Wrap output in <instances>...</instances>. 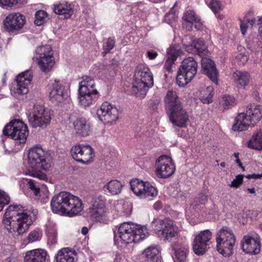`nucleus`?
Here are the masks:
<instances>
[{"mask_svg": "<svg viewBox=\"0 0 262 262\" xmlns=\"http://www.w3.org/2000/svg\"><path fill=\"white\" fill-rule=\"evenodd\" d=\"M36 52L35 58L40 70L45 73L50 71L55 64L51 47L49 45L39 47Z\"/></svg>", "mask_w": 262, "mask_h": 262, "instance_id": "12", "label": "nucleus"}, {"mask_svg": "<svg viewBox=\"0 0 262 262\" xmlns=\"http://www.w3.org/2000/svg\"><path fill=\"white\" fill-rule=\"evenodd\" d=\"M201 71L215 84H218L219 72L214 61L206 57H203L201 60Z\"/></svg>", "mask_w": 262, "mask_h": 262, "instance_id": "23", "label": "nucleus"}, {"mask_svg": "<svg viewBox=\"0 0 262 262\" xmlns=\"http://www.w3.org/2000/svg\"><path fill=\"white\" fill-rule=\"evenodd\" d=\"M35 173H33L32 176L34 177H37L40 180H45L47 179V176L43 173H40L41 171H34Z\"/></svg>", "mask_w": 262, "mask_h": 262, "instance_id": "53", "label": "nucleus"}, {"mask_svg": "<svg viewBox=\"0 0 262 262\" xmlns=\"http://www.w3.org/2000/svg\"><path fill=\"white\" fill-rule=\"evenodd\" d=\"M262 177V173L261 174H248L246 176V178L250 179H259Z\"/></svg>", "mask_w": 262, "mask_h": 262, "instance_id": "56", "label": "nucleus"}, {"mask_svg": "<svg viewBox=\"0 0 262 262\" xmlns=\"http://www.w3.org/2000/svg\"><path fill=\"white\" fill-rule=\"evenodd\" d=\"M182 50L178 45H171L167 49V58L165 61L164 68L169 73L172 72V67L178 56L182 53Z\"/></svg>", "mask_w": 262, "mask_h": 262, "instance_id": "25", "label": "nucleus"}, {"mask_svg": "<svg viewBox=\"0 0 262 262\" xmlns=\"http://www.w3.org/2000/svg\"><path fill=\"white\" fill-rule=\"evenodd\" d=\"M35 220V216L25 212L21 205H10L4 213L3 223L9 233H16L17 235H20L27 232Z\"/></svg>", "mask_w": 262, "mask_h": 262, "instance_id": "1", "label": "nucleus"}, {"mask_svg": "<svg viewBox=\"0 0 262 262\" xmlns=\"http://www.w3.org/2000/svg\"><path fill=\"white\" fill-rule=\"evenodd\" d=\"M151 226L157 235L164 241L170 242L177 235V227L169 219H155Z\"/></svg>", "mask_w": 262, "mask_h": 262, "instance_id": "8", "label": "nucleus"}, {"mask_svg": "<svg viewBox=\"0 0 262 262\" xmlns=\"http://www.w3.org/2000/svg\"><path fill=\"white\" fill-rule=\"evenodd\" d=\"M106 209L104 198L101 195H96L92 201L90 210H101Z\"/></svg>", "mask_w": 262, "mask_h": 262, "instance_id": "39", "label": "nucleus"}, {"mask_svg": "<svg viewBox=\"0 0 262 262\" xmlns=\"http://www.w3.org/2000/svg\"><path fill=\"white\" fill-rule=\"evenodd\" d=\"M75 253L69 248H62L55 256L57 262H75Z\"/></svg>", "mask_w": 262, "mask_h": 262, "instance_id": "32", "label": "nucleus"}, {"mask_svg": "<svg viewBox=\"0 0 262 262\" xmlns=\"http://www.w3.org/2000/svg\"><path fill=\"white\" fill-rule=\"evenodd\" d=\"M243 251L248 254H257L260 252L261 245L260 237L257 234L244 236L241 242Z\"/></svg>", "mask_w": 262, "mask_h": 262, "instance_id": "20", "label": "nucleus"}, {"mask_svg": "<svg viewBox=\"0 0 262 262\" xmlns=\"http://www.w3.org/2000/svg\"><path fill=\"white\" fill-rule=\"evenodd\" d=\"M28 160L29 167L33 171L47 170L51 165L50 154L40 145L35 146L29 150Z\"/></svg>", "mask_w": 262, "mask_h": 262, "instance_id": "6", "label": "nucleus"}, {"mask_svg": "<svg viewBox=\"0 0 262 262\" xmlns=\"http://www.w3.org/2000/svg\"><path fill=\"white\" fill-rule=\"evenodd\" d=\"M244 176L243 174H240L236 176L235 179H234L232 182L230 186L231 187L234 188H238L242 184L243 182V178Z\"/></svg>", "mask_w": 262, "mask_h": 262, "instance_id": "49", "label": "nucleus"}, {"mask_svg": "<svg viewBox=\"0 0 262 262\" xmlns=\"http://www.w3.org/2000/svg\"><path fill=\"white\" fill-rule=\"evenodd\" d=\"M208 202L207 195L205 193H201L199 194V198L197 199L196 205L203 204L205 205Z\"/></svg>", "mask_w": 262, "mask_h": 262, "instance_id": "52", "label": "nucleus"}, {"mask_svg": "<svg viewBox=\"0 0 262 262\" xmlns=\"http://www.w3.org/2000/svg\"><path fill=\"white\" fill-rule=\"evenodd\" d=\"M130 189L134 194L140 199L155 198L158 195V190L149 182H144L138 179L130 181Z\"/></svg>", "mask_w": 262, "mask_h": 262, "instance_id": "13", "label": "nucleus"}, {"mask_svg": "<svg viewBox=\"0 0 262 262\" xmlns=\"http://www.w3.org/2000/svg\"><path fill=\"white\" fill-rule=\"evenodd\" d=\"M27 185L36 195H37L40 193V188L36 185L35 182L31 179H27Z\"/></svg>", "mask_w": 262, "mask_h": 262, "instance_id": "46", "label": "nucleus"}, {"mask_svg": "<svg viewBox=\"0 0 262 262\" xmlns=\"http://www.w3.org/2000/svg\"><path fill=\"white\" fill-rule=\"evenodd\" d=\"M247 190L250 193H254L255 192L254 188H248Z\"/></svg>", "mask_w": 262, "mask_h": 262, "instance_id": "62", "label": "nucleus"}, {"mask_svg": "<svg viewBox=\"0 0 262 262\" xmlns=\"http://www.w3.org/2000/svg\"><path fill=\"white\" fill-rule=\"evenodd\" d=\"M248 23L250 24V25L253 26L254 23H255V19H251V20H247Z\"/></svg>", "mask_w": 262, "mask_h": 262, "instance_id": "63", "label": "nucleus"}, {"mask_svg": "<svg viewBox=\"0 0 262 262\" xmlns=\"http://www.w3.org/2000/svg\"><path fill=\"white\" fill-rule=\"evenodd\" d=\"M154 208L156 210H159L162 208L161 203L159 201L157 202L154 205Z\"/></svg>", "mask_w": 262, "mask_h": 262, "instance_id": "58", "label": "nucleus"}, {"mask_svg": "<svg viewBox=\"0 0 262 262\" xmlns=\"http://www.w3.org/2000/svg\"><path fill=\"white\" fill-rule=\"evenodd\" d=\"M220 105L224 109H229L236 104L235 98L230 95H224L220 100Z\"/></svg>", "mask_w": 262, "mask_h": 262, "instance_id": "41", "label": "nucleus"}, {"mask_svg": "<svg viewBox=\"0 0 262 262\" xmlns=\"http://www.w3.org/2000/svg\"><path fill=\"white\" fill-rule=\"evenodd\" d=\"M115 41L114 39L111 38L107 39L106 42V45L104 47V50L105 51L102 52L104 55L110 52V51L113 49L115 46Z\"/></svg>", "mask_w": 262, "mask_h": 262, "instance_id": "48", "label": "nucleus"}, {"mask_svg": "<svg viewBox=\"0 0 262 262\" xmlns=\"http://www.w3.org/2000/svg\"><path fill=\"white\" fill-rule=\"evenodd\" d=\"M70 152L74 160L83 165H88L94 160V149L89 144H76L71 148Z\"/></svg>", "mask_w": 262, "mask_h": 262, "instance_id": "14", "label": "nucleus"}, {"mask_svg": "<svg viewBox=\"0 0 262 262\" xmlns=\"http://www.w3.org/2000/svg\"><path fill=\"white\" fill-rule=\"evenodd\" d=\"M10 198L9 195L5 191L0 190V212L4 207L10 203Z\"/></svg>", "mask_w": 262, "mask_h": 262, "instance_id": "44", "label": "nucleus"}, {"mask_svg": "<svg viewBox=\"0 0 262 262\" xmlns=\"http://www.w3.org/2000/svg\"><path fill=\"white\" fill-rule=\"evenodd\" d=\"M47 19V13L43 10H39L36 12L34 23L40 26L45 23Z\"/></svg>", "mask_w": 262, "mask_h": 262, "instance_id": "42", "label": "nucleus"}, {"mask_svg": "<svg viewBox=\"0 0 262 262\" xmlns=\"http://www.w3.org/2000/svg\"><path fill=\"white\" fill-rule=\"evenodd\" d=\"M146 54H147V56L150 60H153V59H155L158 56L157 52L154 51L152 50L148 51L147 52Z\"/></svg>", "mask_w": 262, "mask_h": 262, "instance_id": "55", "label": "nucleus"}, {"mask_svg": "<svg viewBox=\"0 0 262 262\" xmlns=\"http://www.w3.org/2000/svg\"><path fill=\"white\" fill-rule=\"evenodd\" d=\"M245 114L251 123L254 124L262 118V106L254 103L250 104L247 106Z\"/></svg>", "mask_w": 262, "mask_h": 262, "instance_id": "28", "label": "nucleus"}, {"mask_svg": "<svg viewBox=\"0 0 262 262\" xmlns=\"http://www.w3.org/2000/svg\"><path fill=\"white\" fill-rule=\"evenodd\" d=\"M88 229L87 227H83L81 229V233L83 235H85L88 234Z\"/></svg>", "mask_w": 262, "mask_h": 262, "instance_id": "59", "label": "nucleus"}, {"mask_svg": "<svg viewBox=\"0 0 262 262\" xmlns=\"http://www.w3.org/2000/svg\"><path fill=\"white\" fill-rule=\"evenodd\" d=\"M122 260V259L121 256L116 255L114 262H121Z\"/></svg>", "mask_w": 262, "mask_h": 262, "instance_id": "61", "label": "nucleus"}, {"mask_svg": "<svg viewBox=\"0 0 262 262\" xmlns=\"http://www.w3.org/2000/svg\"><path fill=\"white\" fill-rule=\"evenodd\" d=\"M251 125L254 126V123H251L245 113H241L235 117V122L232 125V129L234 131H244L247 130Z\"/></svg>", "mask_w": 262, "mask_h": 262, "instance_id": "31", "label": "nucleus"}, {"mask_svg": "<svg viewBox=\"0 0 262 262\" xmlns=\"http://www.w3.org/2000/svg\"><path fill=\"white\" fill-rule=\"evenodd\" d=\"M73 131L77 137H86L89 135L91 132L90 123L84 118L76 119L73 121Z\"/></svg>", "mask_w": 262, "mask_h": 262, "instance_id": "24", "label": "nucleus"}, {"mask_svg": "<svg viewBox=\"0 0 262 262\" xmlns=\"http://www.w3.org/2000/svg\"><path fill=\"white\" fill-rule=\"evenodd\" d=\"M234 76L239 84L242 86H246L249 82L250 74L247 72L237 71Z\"/></svg>", "mask_w": 262, "mask_h": 262, "instance_id": "40", "label": "nucleus"}, {"mask_svg": "<svg viewBox=\"0 0 262 262\" xmlns=\"http://www.w3.org/2000/svg\"><path fill=\"white\" fill-rule=\"evenodd\" d=\"M122 185L120 181L116 180H111L104 186V188L108 190L110 193L116 195L121 191Z\"/></svg>", "mask_w": 262, "mask_h": 262, "instance_id": "38", "label": "nucleus"}, {"mask_svg": "<svg viewBox=\"0 0 262 262\" xmlns=\"http://www.w3.org/2000/svg\"><path fill=\"white\" fill-rule=\"evenodd\" d=\"M183 19L185 21L183 25L185 26L186 23H188V27H186L188 30H190L192 28L193 24L194 28L197 30L203 29V25L199 17L195 14V12L192 10H188L186 11L183 15Z\"/></svg>", "mask_w": 262, "mask_h": 262, "instance_id": "26", "label": "nucleus"}, {"mask_svg": "<svg viewBox=\"0 0 262 262\" xmlns=\"http://www.w3.org/2000/svg\"><path fill=\"white\" fill-rule=\"evenodd\" d=\"M248 146L251 149L260 150L262 149V128L255 132L248 143Z\"/></svg>", "mask_w": 262, "mask_h": 262, "instance_id": "35", "label": "nucleus"}, {"mask_svg": "<svg viewBox=\"0 0 262 262\" xmlns=\"http://www.w3.org/2000/svg\"><path fill=\"white\" fill-rule=\"evenodd\" d=\"M241 27V30L242 34L244 35L246 33V32L247 31V27L244 25L243 23H241V24L240 25Z\"/></svg>", "mask_w": 262, "mask_h": 262, "instance_id": "57", "label": "nucleus"}, {"mask_svg": "<svg viewBox=\"0 0 262 262\" xmlns=\"http://www.w3.org/2000/svg\"><path fill=\"white\" fill-rule=\"evenodd\" d=\"M214 89L212 86H208L206 90V93L201 98V101L204 104H209L213 101Z\"/></svg>", "mask_w": 262, "mask_h": 262, "instance_id": "43", "label": "nucleus"}, {"mask_svg": "<svg viewBox=\"0 0 262 262\" xmlns=\"http://www.w3.org/2000/svg\"><path fill=\"white\" fill-rule=\"evenodd\" d=\"M172 250L174 253L173 258L175 262H184L186 260L188 252V247L187 245L176 242L172 246Z\"/></svg>", "mask_w": 262, "mask_h": 262, "instance_id": "30", "label": "nucleus"}, {"mask_svg": "<svg viewBox=\"0 0 262 262\" xmlns=\"http://www.w3.org/2000/svg\"><path fill=\"white\" fill-rule=\"evenodd\" d=\"M212 237V232L208 229L202 231L196 234L192 243L194 253L197 255H204L210 248Z\"/></svg>", "mask_w": 262, "mask_h": 262, "instance_id": "15", "label": "nucleus"}, {"mask_svg": "<svg viewBox=\"0 0 262 262\" xmlns=\"http://www.w3.org/2000/svg\"><path fill=\"white\" fill-rule=\"evenodd\" d=\"M50 100L55 105L65 103L68 99L69 94L64 87L55 80V83L49 94Z\"/></svg>", "mask_w": 262, "mask_h": 262, "instance_id": "21", "label": "nucleus"}, {"mask_svg": "<svg viewBox=\"0 0 262 262\" xmlns=\"http://www.w3.org/2000/svg\"><path fill=\"white\" fill-rule=\"evenodd\" d=\"M198 63L192 57L184 59L177 73L176 83L180 87L189 83L197 73Z\"/></svg>", "mask_w": 262, "mask_h": 262, "instance_id": "9", "label": "nucleus"}, {"mask_svg": "<svg viewBox=\"0 0 262 262\" xmlns=\"http://www.w3.org/2000/svg\"><path fill=\"white\" fill-rule=\"evenodd\" d=\"M156 173L159 178L165 179L173 174L175 166L171 158L167 155H162L156 161Z\"/></svg>", "mask_w": 262, "mask_h": 262, "instance_id": "16", "label": "nucleus"}, {"mask_svg": "<svg viewBox=\"0 0 262 262\" xmlns=\"http://www.w3.org/2000/svg\"><path fill=\"white\" fill-rule=\"evenodd\" d=\"M182 42L185 46V50L188 52L194 51L202 58L209 55L208 46L204 40L202 38L192 41L191 37H185L182 39Z\"/></svg>", "mask_w": 262, "mask_h": 262, "instance_id": "17", "label": "nucleus"}, {"mask_svg": "<svg viewBox=\"0 0 262 262\" xmlns=\"http://www.w3.org/2000/svg\"><path fill=\"white\" fill-rule=\"evenodd\" d=\"M238 50L241 52V53L237 56V59L242 60V62L244 63L248 60V57L245 55V49L244 47L240 46L238 47Z\"/></svg>", "mask_w": 262, "mask_h": 262, "instance_id": "51", "label": "nucleus"}, {"mask_svg": "<svg viewBox=\"0 0 262 262\" xmlns=\"http://www.w3.org/2000/svg\"><path fill=\"white\" fill-rule=\"evenodd\" d=\"M153 85V76L149 68L143 64L138 65L135 72L132 93L137 97L143 98L149 88Z\"/></svg>", "mask_w": 262, "mask_h": 262, "instance_id": "5", "label": "nucleus"}, {"mask_svg": "<svg viewBox=\"0 0 262 262\" xmlns=\"http://www.w3.org/2000/svg\"><path fill=\"white\" fill-rule=\"evenodd\" d=\"M253 95L254 96L256 100H259L260 99L259 93L257 91H254L253 92Z\"/></svg>", "mask_w": 262, "mask_h": 262, "instance_id": "60", "label": "nucleus"}, {"mask_svg": "<svg viewBox=\"0 0 262 262\" xmlns=\"http://www.w3.org/2000/svg\"><path fill=\"white\" fill-rule=\"evenodd\" d=\"M78 94L79 103L83 107L92 105L98 97V92L78 90Z\"/></svg>", "mask_w": 262, "mask_h": 262, "instance_id": "27", "label": "nucleus"}, {"mask_svg": "<svg viewBox=\"0 0 262 262\" xmlns=\"http://www.w3.org/2000/svg\"><path fill=\"white\" fill-rule=\"evenodd\" d=\"M83 80L79 82V91H89L98 92L96 89L94 80L91 77L85 76L82 77Z\"/></svg>", "mask_w": 262, "mask_h": 262, "instance_id": "36", "label": "nucleus"}, {"mask_svg": "<svg viewBox=\"0 0 262 262\" xmlns=\"http://www.w3.org/2000/svg\"><path fill=\"white\" fill-rule=\"evenodd\" d=\"M49 239L51 241L52 244H55L57 242V232L53 231V233H50L48 234Z\"/></svg>", "mask_w": 262, "mask_h": 262, "instance_id": "54", "label": "nucleus"}, {"mask_svg": "<svg viewBox=\"0 0 262 262\" xmlns=\"http://www.w3.org/2000/svg\"><path fill=\"white\" fill-rule=\"evenodd\" d=\"M90 212L94 221L104 224L107 223L108 220L106 215L107 209L90 210Z\"/></svg>", "mask_w": 262, "mask_h": 262, "instance_id": "37", "label": "nucleus"}, {"mask_svg": "<svg viewBox=\"0 0 262 262\" xmlns=\"http://www.w3.org/2000/svg\"><path fill=\"white\" fill-rule=\"evenodd\" d=\"M29 124L33 127H45L50 124L51 113L43 106L35 105L32 112L28 116Z\"/></svg>", "mask_w": 262, "mask_h": 262, "instance_id": "11", "label": "nucleus"}, {"mask_svg": "<svg viewBox=\"0 0 262 262\" xmlns=\"http://www.w3.org/2000/svg\"><path fill=\"white\" fill-rule=\"evenodd\" d=\"M47 251L42 249L30 250L26 253L24 260L25 262H46Z\"/></svg>", "mask_w": 262, "mask_h": 262, "instance_id": "29", "label": "nucleus"}, {"mask_svg": "<svg viewBox=\"0 0 262 262\" xmlns=\"http://www.w3.org/2000/svg\"><path fill=\"white\" fill-rule=\"evenodd\" d=\"M159 250L156 246H151L147 248L143 252V255L148 262H157L158 260H162L158 255Z\"/></svg>", "mask_w": 262, "mask_h": 262, "instance_id": "34", "label": "nucleus"}, {"mask_svg": "<svg viewBox=\"0 0 262 262\" xmlns=\"http://www.w3.org/2000/svg\"><path fill=\"white\" fill-rule=\"evenodd\" d=\"M114 239L117 237L124 243H138L147 237L148 232L145 226L133 224L132 222H124L114 230Z\"/></svg>", "mask_w": 262, "mask_h": 262, "instance_id": "4", "label": "nucleus"}, {"mask_svg": "<svg viewBox=\"0 0 262 262\" xmlns=\"http://www.w3.org/2000/svg\"><path fill=\"white\" fill-rule=\"evenodd\" d=\"M42 234L38 230H34L32 231L28 236V239L29 242L32 243L34 242L39 241L41 238Z\"/></svg>", "mask_w": 262, "mask_h": 262, "instance_id": "45", "label": "nucleus"}, {"mask_svg": "<svg viewBox=\"0 0 262 262\" xmlns=\"http://www.w3.org/2000/svg\"><path fill=\"white\" fill-rule=\"evenodd\" d=\"M97 115L99 119L104 123L112 124L118 119L119 111L115 106L104 102L97 110Z\"/></svg>", "mask_w": 262, "mask_h": 262, "instance_id": "18", "label": "nucleus"}, {"mask_svg": "<svg viewBox=\"0 0 262 262\" xmlns=\"http://www.w3.org/2000/svg\"><path fill=\"white\" fill-rule=\"evenodd\" d=\"M50 204L53 212L69 217L78 215L83 209L81 200L67 191L54 195Z\"/></svg>", "mask_w": 262, "mask_h": 262, "instance_id": "2", "label": "nucleus"}, {"mask_svg": "<svg viewBox=\"0 0 262 262\" xmlns=\"http://www.w3.org/2000/svg\"><path fill=\"white\" fill-rule=\"evenodd\" d=\"M21 0H0V5L2 6L12 7L18 4Z\"/></svg>", "mask_w": 262, "mask_h": 262, "instance_id": "50", "label": "nucleus"}, {"mask_svg": "<svg viewBox=\"0 0 262 262\" xmlns=\"http://www.w3.org/2000/svg\"><path fill=\"white\" fill-rule=\"evenodd\" d=\"M258 34H259V36L262 38V26H261L259 27Z\"/></svg>", "mask_w": 262, "mask_h": 262, "instance_id": "64", "label": "nucleus"}, {"mask_svg": "<svg viewBox=\"0 0 262 262\" xmlns=\"http://www.w3.org/2000/svg\"><path fill=\"white\" fill-rule=\"evenodd\" d=\"M166 113L170 122L179 127H185L189 120L188 113L183 108L180 98L172 90L168 91L164 99Z\"/></svg>", "mask_w": 262, "mask_h": 262, "instance_id": "3", "label": "nucleus"}, {"mask_svg": "<svg viewBox=\"0 0 262 262\" xmlns=\"http://www.w3.org/2000/svg\"><path fill=\"white\" fill-rule=\"evenodd\" d=\"M209 7L215 13L219 12L221 10V2L218 0H211Z\"/></svg>", "mask_w": 262, "mask_h": 262, "instance_id": "47", "label": "nucleus"}, {"mask_svg": "<svg viewBox=\"0 0 262 262\" xmlns=\"http://www.w3.org/2000/svg\"><path fill=\"white\" fill-rule=\"evenodd\" d=\"M3 134L16 141V144H24L28 136L27 126L21 121L13 120L4 127Z\"/></svg>", "mask_w": 262, "mask_h": 262, "instance_id": "10", "label": "nucleus"}, {"mask_svg": "<svg viewBox=\"0 0 262 262\" xmlns=\"http://www.w3.org/2000/svg\"><path fill=\"white\" fill-rule=\"evenodd\" d=\"M216 250L225 257H229L233 253L235 236L231 229L225 226L219 230L215 235Z\"/></svg>", "mask_w": 262, "mask_h": 262, "instance_id": "7", "label": "nucleus"}, {"mask_svg": "<svg viewBox=\"0 0 262 262\" xmlns=\"http://www.w3.org/2000/svg\"><path fill=\"white\" fill-rule=\"evenodd\" d=\"M54 11L56 14L64 15V18L70 17L73 13L71 5L67 2L54 5Z\"/></svg>", "mask_w": 262, "mask_h": 262, "instance_id": "33", "label": "nucleus"}, {"mask_svg": "<svg viewBox=\"0 0 262 262\" xmlns=\"http://www.w3.org/2000/svg\"><path fill=\"white\" fill-rule=\"evenodd\" d=\"M32 78L33 73L31 71L27 70L19 74L16 78L17 84L14 88V93L18 95L27 94L29 91L28 85Z\"/></svg>", "mask_w": 262, "mask_h": 262, "instance_id": "22", "label": "nucleus"}, {"mask_svg": "<svg viewBox=\"0 0 262 262\" xmlns=\"http://www.w3.org/2000/svg\"><path fill=\"white\" fill-rule=\"evenodd\" d=\"M26 23L25 16L19 13L9 14L4 20L5 29L10 33L21 30Z\"/></svg>", "mask_w": 262, "mask_h": 262, "instance_id": "19", "label": "nucleus"}]
</instances>
